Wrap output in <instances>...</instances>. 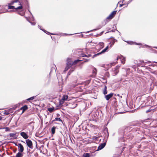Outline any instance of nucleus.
Masks as SVG:
<instances>
[{"instance_id": "10", "label": "nucleus", "mask_w": 157, "mask_h": 157, "mask_svg": "<svg viewBox=\"0 0 157 157\" xmlns=\"http://www.w3.org/2000/svg\"><path fill=\"white\" fill-rule=\"evenodd\" d=\"M12 110L11 109H10L9 110H6L4 111L3 113L4 115H8L11 112H10L11 110Z\"/></svg>"}, {"instance_id": "8", "label": "nucleus", "mask_w": 157, "mask_h": 157, "mask_svg": "<svg viewBox=\"0 0 157 157\" xmlns=\"http://www.w3.org/2000/svg\"><path fill=\"white\" fill-rule=\"evenodd\" d=\"M18 151L21 152H22L24 151V147L20 143L18 144Z\"/></svg>"}, {"instance_id": "14", "label": "nucleus", "mask_w": 157, "mask_h": 157, "mask_svg": "<svg viewBox=\"0 0 157 157\" xmlns=\"http://www.w3.org/2000/svg\"><path fill=\"white\" fill-rule=\"evenodd\" d=\"M107 86H105L104 89L103 91V93L105 95L107 93Z\"/></svg>"}, {"instance_id": "1", "label": "nucleus", "mask_w": 157, "mask_h": 157, "mask_svg": "<svg viewBox=\"0 0 157 157\" xmlns=\"http://www.w3.org/2000/svg\"><path fill=\"white\" fill-rule=\"evenodd\" d=\"M14 3H17L20 6L15 8V10H18L21 9L22 8V6L21 4V2L18 0H13L10 3L8 4L9 5H13Z\"/></svg>"}, {"instance_id": "62", "label": "nucleus", "mask_w": 157, "mask_h": 157, "mask_svg": "<svg viewBox=\"0 0 157 157\" xmlns=\"http://www.w3.org/2000/svg\"><path fill=\"white\" fill-rule=\"evenodd\" d=\"M113 157H114V156H113Z\"/></svg>"}, {"instance_id": "28", "label": "nucleus", "mask_w": 157, "mask_h": 157, "mask_svg": "<svg viewBox=\"0 0 157 157\" xmlns=\"http://www.w3.org/2000/svg\"><path fill=\"white\" fill-rule=\"evenodd\" d=\"M113 17L112 16V15L110 14L109 16L107 17V19L111 20L113 18Z\"/></svg>"}, {"instance_id": "61", "label": "nucleus", "mask_w": 157, "mask_h": 157, "mask_svg": "<svg viewBox=\"0 0 157 157\" xmlns=\"http://www.w3.org/2000/svg\"><path fill=\"white\" fill-rule=\"evenodd\" d=\"M156 63H157V62H155Z\"/></svg>"}, {"instance_id": "26", "label": "nucleus", "mask_w": 157, "mask_h": 157, "mask_svg": "<svg viewBox=\"0 0 157 157\" xmlns=\"http://www.w3.org/2000/svg\"><path fill=\"white\" fill-rule=\"evenodd\" d=\"M26 19L29 22L31 23V24L32 25H36V23L35 22H31V21H29L28 19V18L26 17Z\"/></svg>"}, {"instance_id": "6", "label": "nucleus", "mask_w": 157, "mask_h": 157, "mask_svg": "<svg viewBox=\"0 0 157 157\" xmlns=\"http://www.w3.org/2000/svg\"><path fill=\"white\" fill-rule=\"evenodd\" d=\"M106 144V142L101 143L98 147L97 150L99 151L102 149L105 146Z\"/></svg>"}, {"instance_id": "3", "label": "nucleus", "mask_w": 157, "mask_h": 157, "mask_svg": "<svg viewBox=\"0 0 157 157\" xmlns=\"http://www.w3.org/2000/svg\"><path fill=\"white\" fill-rule=\"evenodd\" d=\"M25 141L27 146L29 148L31 149H33V143L30 140L27 139Z\"/></svg>"}, {"instance_id": "57", "label": "nucleus", "mask_w": 157, "mask_h": 157, "mask_svg": "<svg viewBox=\"0 0 157 157\" xmlns=\"http://www.w3.org/2000/svg\"><path fill=\"white\" fill-rule=\"evenodd\" d=\"M127 128H130V127H127Z\"/></svg>"}, {"instance_id": "33", "label": "nucleus", "mask_w": 157, "mask_h": 157, "mask_svg": "<svg viewBox=\"0 0 157 157\" xmlns=\"http://www.w3.org/2000/svg\"><path fill=\"white\" fill-rule=\"evenodd\" d=\"M35 98V97L34 96H33V97H31L29 98H28L27 99V101H29V100H32L33 99Z\"/></svg>"}, {"instance_id": "16", "label": "nucleus", "mask_w": 157, "mask_h": 157, "mask_svg": "<svg viewBox=\"0 0 157 157\" xmlns=\"http://www.w3.org/2000/svg\"><path fill=\"white\" fill-rule=\"evenodd\" d=\"M20 152L17 153L16 155V157H22L23 156V155Z\"/></svg>"}, {"instance_id": "24", "label": "nucleus", "mask_w": 157, "mask_h": 157, "mask_svg": "<svg viewBox=\"0 0 157 157\" xmlns=\"http://www.w3.org/2000/svg\"><path fill=\"white\" fill-rule=\"evenodd\" d=\"M74 71V69H72V68H71V69L70 70V71L68 72L67 75V76H68L70 75L71 73Z\"/></svg>"}, {"instance_id": "51", "label": "nucleus", "mask_w": 157, "mask_h": 157, "mask_svg": "<svg viewBox=\"0 0 157 157\" xmlns=\"http://www.w3.org/2000/svg\"><path fill=\"white\" fill-rule=\"evenodd\" d=\"M153 47L157 49V47Z\"/></svg>"}, {"instance_id": "38", "label": "nucleus", "mask_w": 157, "mask_h": 157, "mask_svg": "<svg viewBox=\"0 0 157 157\" xmlns=\"http://www.w3.org/2000/svg\"><path fill=\"white\" fill-rule=\"evenodd\" d=\"M76 34V33L73 34H68L65 33V34H64V35H65V36H67V35H73V34Z\"/></svg>"}, {"instance_id": "18", "label": "nucleus", "mask_w": 157, "mask_h": 157, "mask_svg": "<svg viewBox=\"0 0 157 157\" xmlns=\"http://www.w3.org/2000/svg\"><path fill=\"white\" fill-rule=\"evenodd\" d=\"M104 133L106 134V136L107 137L109 136L108 130L107 128H106L104 129Z\"/></svg>"}, {"instance_id": "45", "label": "nucleus", "mask_w": 157, "mask_h": 157, "mask_svg": "<svg viewBox=\"0 0 157 157\" xmlns=\"http://www.w3.org/2000/svg\"><path fill=\"white\" fill-rule=\"evenodd\" d=\"M132 1V0H130L128 2V3L127 4V5H128L129 3H130Z\"/></svg>"}, {"instance_id": "5", "label": "nucleus", "mask_w": 157, "mask_h": 157, "mask_svg": "<svg viewBox=\"0 0 157 157\" xmlns=\"http://www.w3.org/2000/svg\"><path fill=\"white\" fill-rule=\"evenodd\" d=\"M113 95V93H110V94L105 95L104 96V98L106 99V100L107 101H108L109 99L111 98Z\"/></svg>"}, {"instance_id": "41", "label": "nucleus", "mask_w": 157, "mask_h": 157, "mask_svg": "<svg viewBox=\"0 0 157 157\" xmlns=\"http://www.w3.org/2000/svg\"><path fill=\"white\" fill-rule=\"evenodd\" d=\"M126 5V4H120L119 6H120V7H121L123 6H124V5Z\"/></svg>"}, {"instance_id": "12", "label": "nucleus", "mask_w": 157, "mask_h": 157, "mask_svg": "<svg viewBox=\"0 0 157 157\" xmlns=\"http://www.w3.org/2000/svg\"><path fill=\"white\" fill-rule=\"evenodd\" d=\"M28 108V106L27 105H25L23 107H21L20 109L22 110V113L24 112Z\"/></svg>"}, {"instance_id": "11", "label": "nucleus", "mask_w": 157, "mask_h": 157, "mask_svg": "<svg viewBox=\"0 0 157 157\" xmlns=\"http://www.w3.org/2000/svg\"><path fill=\"white\" fill-rule=\"evenodd\" d=\"M72 63L71 60V58H68L67 59V62L66 64L70 66H72Z\"/></svg>"}, {"instance_id": "48", "label": "nucleus", "mask_w": 157, "mask_h": 157, "mask_svg": "<svg viewBox=\"0 0 157 157\" xmlns=\"http://www.w3.org/2000/svg\"><path fill=\"white\" fill-rule=\"evenodd\" d=\"M100 45H102L103 44V43H100Z\"/></svg>"}, {"instance_id": "7", "label": "nucleus", "mask_w": 157, "mask_h": 157, "mask_svg": "<svg viewBox=\"0 0 157 157\" xmlns=\"http://www.w3.org/2000/svg\"><path fill=\"white\" fill-rule=\"evenodd\" d=\"M120 59L121 60V63L124 64L125 61V58L123 56H118L117 58V60Z\"/></svg>"}, {"instance_id": "21", "label": "nucleus", "mask_w": 157, "mask_h": 157, "mask_svg": "<svg viewBox=\"0 0 157 157\" xmlns=\"http://www.w3.org/2000/svg\"><path fill=\"white\" fill-rule=\"evenodd\" d=\"M82 157H90V155L88 153H84Z\"/></svg>"}, {"instance_id": "50", "label": "nucleus", "mask_w": 157, "mask_h": 157, "mask_svg": "<svg viewBox=\"0 0 157 157\" xmlns=\"http://www.w3.org/2000/svg\"><path fill=\"white\" fill-rule=\"evenodd\" d=\"M15 145L18 147V144H15Z\"/></svg>"}, {"instance_id": "15", "label": "nucleus", "mask_w": 157, "mask_h": 157, "mask_svg": "<svg viewBox=\"0 0 157 157\" xmlns=\"http://www.w3.org/2000/svg\"><path fill=\"white\" fill-rule=\"evenodd\" d=\"M71 66H70L66 64V66L65 68V70L64 71V72H65L66 71H67Z\"/></svg>"}, {"instance_id": "30", "label": "nucleus", "mask_w": 157, "mask_h": 157, "mask_svg": "<svg viewBox=\"0 0 157 157\" xmlns=\"http://www.w3.org/2000/svg\"><path fill=\"white\" fill-rule=\"evenodd\" d=\"M54 108H48V111L49 112H52L53 111V110H54Z\"/></svg>"}, {"instance_id": "25", "label": "nucleus", "mask_w": 157, "mask_h": 157, "mask_svg": "<svg viewBox=\"0 0 157 157\" xmlns=\"http://www.w3.org/2000/svg\"><path fill=\"white\" fill-rule=\"evenodd\" d=\"M117 11H114L113 12H112L111 13V14L112 15V16H113V17L114 16V15L116 14L117 13Z\"/></svg>"}, {"instance_id": "44", "label": "nucleus", "mask_w": 157, "mask_h": 157, "mask_svg": "<svg viewBox=\"0 0 157 157\" xmlns=\"http://www.w3.org/2000/svg\"><path fill=\"white\" fill-rule=\"evenodd\" d=\"M145 47H147V48H148V47H150V46H149L148 45H146V44H145L144 45Z\"/></svg>"}, {"instance_id": "53", "label": "nucleus", "mask_w": 157, "mask_h": 157, "mask_svg": "<svg viewBox=\"0 0 157 157\" xmlns=\"http://www.w3.org/2000/svg\"><path fill=\"white\" fill-rule=\"evenodd\" d=\"M102 27V26H100L99 29L101 28Z\"/></svg>"}, {"instance_id": "42", "label": "nucleus", "mask_w": 157, "mask_h": 157, "mask_svg": "<svg viewBox=\"0 0 157 157\" xmlns=\"http://www.w3.org/2000/svg\"><path fill=\"white\" fill-rule=\"evenodd\" d=\"M91 56V55L90 54H88L87 55H86V57H89Z\"/></svg>"}, {"instance_id": "46", "label": "nucleus", "mask_w": 157, "mask_h": 157, "mask_svg": "<svg viewBox=\"0 0 157 157\" xmlns=\"http://www.w3.org/2000/svg\"><path fill=\"white\" fill-rule=\"evenodd\" d=\"M94 30H91V31H88L86 33H89L90 32H91V31H93Z\"/></svg>"}, {"instance_id": "40", "label": "nucleus", "mask_w": 157, "mask_h": 157, "mask_svg": "<svg viewBox=\"0 0 157 157\" xmlns=\"http://www.w3.org/2000/svg\"><path fill=\"white\" fill-rule=\"evenodd\" d=\"M150 66H153V67H157V65L155 64H152L151 65H150Z\"/></svg>"}, {"instance_id": "34", "label": "nucleus", "mask_w": 157, "mask_h": 157, "mask_svg": "<svg viewBox=\"0 0 157 157\" xmlns=\"http://www.w3.org/2000/svg\"><path fill=\"white\" fill-rule=\"evenodd\" d=\"M151 50L152 51L153 53H157V51L156 50L152 48H151Z\"/></svg>"}, {"instance_id": "39", "label": "nucleus", "mask_w": 157, "mask_h": 157, "mask_svg": "<svg viewBox=\"0 0 157 157\" xmlns=\"http://www.w3.org/2000/svg\"><path fill=\"white\" fill-rule=\"evenodd\" d=\"M38 28H39V29H40V30H42V31H43V30H44V29H41V26H40L39 25H38Z\"/></svg>"}, {"instance_id": "52", "label": "nucleus", "mask_w": 157, "mask_h": 157, "mask_svg": "<svg viewBox=\"0 0 157 157\" xmlns=\"http://www.w3.org/2000/svg\"><path fill=\"white\" fill-rule=\"evenodd\" d=\"M86 62H88L89 60V59H86Z\"/></svg>"}, {"instance_id": "47", "label": "nucleus", "mask_w": 157, "mask_h": 157, "mask_svg": "<svg viewBox=\"0 0 157 157\" xmlns=\"http://www.w3.org/2000/svg\"><path fill=\"white\" fill-rule=\"evenodd\" d=\"M6 128V131H7L8 130H9V129L8 128V127Z\"/></svg>"}, {"instance_id": "32", "label": "nucleus", "mask_w": 157, "mask_h": 157, "mask_svg": "<svg viewBox=\"0 0 157 157\" xmlns=\"http://www.w3.org/2000/svg\"><path fill=\"white\" fill-rule=\"evenodd\" d=\"M62 121V120L59 117H56L55 118V120L53 121Z\"/></svg>"}, {"instance_id": "36", "label": "nucleus", "mask_w": 157, "mask_h": 157, "mask_svg": "<svg viewBox=\"0 0 157 157\" xmlns=\"http://www.w3.org/2000/svg\"><path fill=\"white\" fill-rule=\"evenodd\" d=\"M134 44H135L136 45H142V44L140 43H136V42H135Z\"/></svg>"}, {"instance_id": "13", "label": "nucleus", "mask_w": 157, "mask_h": 157, "mask_svg": "<svg viewBox=\"0 0 157 157\" xmlns=\"http://www.w3.org/2000/svg\"><path fill=\"white\" fill-rule=\"evenodd\" d=\"M16 133H10L9 134V136L11 137H12L14 139L17 138L16 137H15L16 135Z\"/></svg>"}, {"instance_id": "22", "label": "nucleus", "mask_w": 157, "mask_h": 157, "mask_svg": "<svg viewBox=\"0 0 157 157\" xmlns=\"http://www.w3.org/2000/svg\"><path fill=\"white\" fill-rule=\"evenodd\" d=\"M115 40L114 39L111 42H110L109 43V44H110V47H111L112 46L114 45V44L115 43Z\"/></svg>"}, {"instance_id": "29", "label": "nucleus", "mask_w": 157, "mask_h": 157, "mask_svg": "<svg viewBox=\"0 0 157 157\" xmlns=\"http://www.w3.org/2000/svg\"><path fill=\"white\" fill-rule=\"evenodd\" d=\"M43 31L44 33H46V34H48V35H50V34H52V35H55V34H54L51 33H49V32H48V31H46L45 30H43Z\"/></svg>"}, {"instance_id": "9", "label": "nucleus", "mask_w": 157, "mask_h": 157, "mask_svg": "<svg viewBox=\"0 0 157 157\" xmlns=\"http://www.w3.org/2000/svg\"><path fill=\"white\" fill-rule=\"evenodd\" d=\"M20 135L25 139H27L28 137V135L24 132H21Z\"/></svg>"}, {"instance_id": "54", "label": "nucleus", "mask_w": 157, "mask_h": 157, "mask_svg": "<svg viewBox=\"0 0 157 157\" xmlns=\"http://www.w3.org/2000/svg\"><path fill=\"white\" fill-rule=\"evenodd\" d=\"M33 21H34V18L33 17V19L32 20Z\"/></svg>"}, {"instance_id": "35", "label": "nucleus", "mask_w": 157, "mask_h": 157, "mask_svg": "<svg viewBox=\"0 0 157 157\" xmlns=\"http://www.w3.org/2000/svg\"><path fill=\"white\" fill-rule=\"evenodd\" d=\"M96 69H94V70H93V73L94 74V75H95L96 74Z\"/></svg>"}, {"instance_id": "27", "label": "nucleus", "mask_w": 157, "mask_h": 157, "mask_svg": "<svg viewBox=\"0 0 157 157\" xmlns=\"http://www.w3.org/2000/svg\"><path fill=\"white\" fill-rule=\"evenodd\" d=\"M113 17L112 16V15L110 14L109 16L107 17V19L111 20L113 18Z\"/></svg>"}, {"instance_id": "2", "label": "nucleus", "mask_w": 157, "mask_h": 157, "mask_svg": "<svg viewBox=\"0 0 157 157\" xmlns=\"http://www.w3.org/2000/svg\"><path fill=\"white\" fill-rule=\"evenodd\" d=\"M120 67V66L117 65L114 68L112 69V75L113 76L116 75L119 72V69Z\"/></svg>"}, {"instance_id": "49", "label": "nucleus", "mask_w": 157, "mask_h": 157, "mask_svg": "<svg viewBox=\"0 0 157 157\" xmlns=\"http://www.w3.org/2000/svg\"><path fill=\"white\" fill-rule=\"evenodd\" d=\"M2 119V117L1 116H0V121Z\"/></svg>"}, {"instance_id": "31", "label": "nucleus", "mask_w": 157, "mask_h": 157, "mask_svg": "<svg viewBox=\"0 0 157 157\" xmlns=\"http://www.w3.org/2000/svg\"><path fill=\"white\" fill-rule=\"evenodd\" d=\"M8 9H15V8L14 6H10V5H9L8 6Z\"/></svg>"}, {"instance_id": "23", "label": "nucleus", "mask_w": 157, "mask_h": 157, "mask_svg": "<svg viewBox=\"0 0 157 157\" xmlns=\"http://www.w3.org/2000/svg\"><path fill=\"white\" fill-rule=\"evenodd\" d=\"M126 42L128 44L133 45L135 44V42L132 41H126Z\"/></svg>"}, {"instance_id": "37", "label": "nucleus", "mask_w": 157, "mask_h": 157, "mask_svg": "<svg viewBox=\"0 0 157 157\" xmlns=\"http://www.w3.org/2000/svg\"><path fill=\"white\" fill-rule=\"evenodd\" d=\"M81 56L82 57H86V54H82L81 55Z\"/></svg>"}, {"instance_id": "59", "label": "nucleus", "mask_w": 157, "mask_h": 157, "mask_svg": "<svg viewBox=\"0 0 157 157\" xmlns=\"http://www.w3.org/2000/svg\"><path fill=\"white\" fill-rule=\"evenodd\" d=\"M119 3V2H118V3L117 4V6L118 5Z\"/></svg>"}, {"instance_id": "20", "label": "nucleus", "mask_w": 157, "mask_h": 157, "mask_svg": "<svg viewBox=\"0 0 157 157\" xmlns=\"http://www.w3.org/2000/svg\"><path fill=\"white\" fill-rule=\"evenodd\" d=\"M56 127L54 126L51 129V131L52 133L53 134H54L55 132V130H56Z\"/></svg>"}, {"instance_id": "56", "label": "nucleus", "mask_w": 157, "mask_h": 157, "mask_svg": "<svg viewBox=\"0 0 157 157\" xmlns=\"http://www.w3.org/2000/svg\"><path fill=\"white\" fill-rule=\"evenodd\" d=\"M110 31L112 32H114L113 30H111Z\"/></svg>"}, {"instance_id": "4", "label": "nucleus", "mask_w": 157, "mask_h": 157, "mask_svg": "<svg viewBox=\"0 0 157 157\" xmlns=\"http://www.w3.org/2000/svg\"><path fill=\"white\" fill-rule=\"evenodd\" d=\"M108 46H107L105 48L103 49L101 52L99 53H98L97 54H94L93 56V58L96 57L97 56L99 55L100 54L105 53L108 50Z\"/></svg>"}, {"instance_id": "58", "label": "nucleus", "mask_w": 157, "mask_h": 157, "mask_svg": "<svg viewBox=\"0 0 157 157\" xmlns=\"http://www.w3.org/2000/svg\"><path fill=\"white\" fill-rule=\"evenodd\" d=\"M148 69H151V68L150 67H148Z\"/></svg>"}, {"instance_id": "19", "label": "nucleus", "mask_w": 157, "mask_h": 157, "mask_svg": "<svg viewBox=\"0 0 157 157\" xmlns=\"http://www.w3.org/2000/svg\"><path fill=\"white\" fill-rule=\"evenodd\" d=\"M80 61L81 60L78 59L75 60L72 63V65H75Z\"/></svg>"}, {"instance_id": "60", "label": "nucleus", "mask_w": 157, "mask_h": 157, "mask_svg": "<svg viewBox=\"0 0 157 157\" xmlns=\"http://www.w3.org/2000/svg\"><path fill=\"white\" fill-rule=\"evenodd\" d=\"M117 95H118V96H119V94H118Z\"/></svg>"}, {"instance_id": "17", "label": "nucleus", "mask_w": 157, "mask_h": 157, "mask_svg": "<svg viewBox=\"0 0 157 157\" xmlns=\"http://www.w3.org/2000/svg\"><path fill=\"white\" fill-rule=\"evenodd\" d=\"M68 98V96L67 95H64L62 97V99L63 101L66 100Z\"/></svg>"}, {"instance_id": "43", "label": "nucleus", "mask_w": 157, "mask_h": 157, "mask_svg": "<svg viewBox=\"0 0 157 157\" xmlns=\"http://www.w3.org/2000/svg\"><path fill=\"white\" fill-rule=\"evenodd\" d=\"M151 111V110L148 109L146 111V113H148Z\"/></svg>"}, {"instance_id": "55", "label": "nucleus", "mask_w": 157, "mask_h": 157, "mask_svg": "<svg viewBox=\"0 0 157 157\" xmlns=\"http://www.w3.org/2000/svg\"><path fill=\"white\" fill-rule=\"evenodd\" d=\"M127 6H128V5L127 4V5L126 6H125V7H127Z\"/></svg>"}]
</instances>
